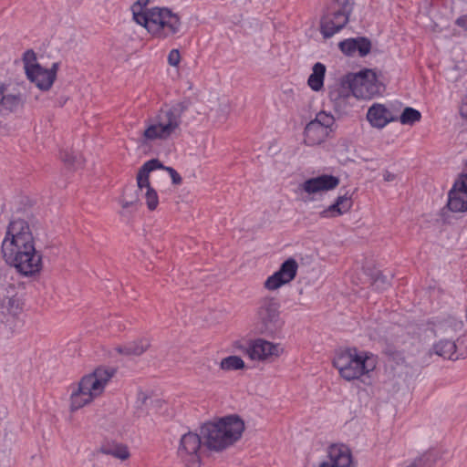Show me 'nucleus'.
<instances>
[{
  "label": "nucleus",
  "instance_id": "1",
  "mask_svg": "<svg viewBox=\"0 0 467 467\" xmlns=\"http://www.w3.org/2000/svg\"><path fill=\"white\" fill-rule=\"evenodd\" d=\"M1 252L7 264L26 276L42 270V254L35 247L33 225L24 218H12L6 227Z\"/></svg>",
  "mask_w": 467,
  "mask_h": 467
},
{
  "label": "nucleus",
  "instance_id": "2",
  "mask_svg": "<svg viewBox=\"0 0 467 467\" xmlns=\"http://www.w3.org/2000/svg\"><path fill=\"white\" fill-rule=\"evenodd\" d=\"M115 372L112 368L98 367L72 384L68 400L69 411L74 413L101 397Z\"/></svg>",
  "mask_w": 467,
  "mask_h": 467
},
{
  "label": "nucleus",
  "instance_id": "3",
  "mask_svg": "<svg viewBox=\"0 0 467 467\" xmlns=\"http://www.w3.org/2000/svg\"><path fill=\"white\" fill-rule=\"evenodd\" d=\"M245 426L237 415H230L201 426L203 445L210 451H223L238 441Z\"/></svg>",
  "mask_w": 467,
  "mask_h": 467
},
{
  "label": "nucleus",
  "instance_id": "4",
  "mask_svg": "<svg viewBox=\"0 0 467 467\" xmlns=\"http://www.w3.org/2000/svg\"><path fill=\"white\" fill-rule=\"evenodd\" d=\"M185 110L186 106L183 103L161 109L154 118L146 121L141 143L148 145L156 140L165 141L179 136Z\"/></svg>",
  "mask_w": 467,
  "mask_h": 467
},
{
  "label": "nucleus",
  "instance_id": "5",
  "mask_svg": "<svg viewBox=\"0 0 467 467\" xmlns=\"http://www.w3.org/2000/svg\"><path fill=\"white\" fill-rule=\"evenodd\" d=\"M334 367L347 381L359 379L376 368L377 360L373 355L360 352L357 348H348L337 353L333 359Z\"/></svg>",
  "mask_w": 467,
  "mask_h": 467
},
{
  "label": "nucleus",
  "instance_id": "6",
  "mask_svg": "<svg viewBox=\"0 0 467 467\" xmlns=\"http://www.w3.org/2000/svg\"><path fill=\"white\" fill-rule=\"evenodd\" d=\"M254 333L265 337H275L285 326L281 317V304L273 296L260 298L254 314Z\"/></svg>",
  "mask_w": 467,
  "mask_h": 467
},
{
  "label": "nucleus",
  "instance_id": "7",
  "mask_svg": "<svg viewBox=\"0 0 467 467\" xmlns=\"http://www.w3.org/2000/svg\"><path fill=\"white\" fill-rule=\"evenodd\" d=\"M181 26L180 16L165 7L149 9L147 21L141 24L152 37L161 40L177 35Z\"/></svg>",
  "mask_w": 467,
  "mask_h": 467
},
{
  "label": "nucleus",
  "instance_id": "8",
  "mask_svg": "<svg viewBox=\"0 0 467 467\" xmlns=\"http://www.w3.org/2000/svg\"><path fill=\"white\" fill-rule=\"evenodd\" d=\"M356 99H371L380 96L385 88L378 79L376 73L371 69H366L358 74L346 78Z\"/></svg>",
  "mask_w": 467,
  "mask_h": 467
},
{
  "label": "nucleus",
  "instance_id": "9",
  "mask_svg": "<svg viewBox=\"0 0 467 467\" xmlns=\"http://www.w3.org/2000/svg\"><path fill=\"white\" fill-rule=\"evenodd\" d=\"M162 167V162L158 159L146 161L138 171L136 176L137 188L140 193V201L143 200L150 212L155 211L159 206V196L156 190L150 185V173Z\"/></svg>",
  "mask_w": 467,
  "mask_h": 467
},
{
  "label": "nucleus",
  "instance_id": "10",
  "mask_svg": "<svg viewBox=\"0 0 467 467\" xmlns=\"http://www.w3.org/2000/svg\"><path fill=\"white\" fill-rule=\"evenodd\" d=\"M285 351L281 343L270 341L265 337H257L248 342L245 353L253 361L271 364L279 359Z\"/></svg>",
  "mask_w": 467,
  "mask_h": 467
},
{
  "label": "nucleus",
  "instance_id": "11",
  "mask_svg": "<svg viewBox=\"0 0 467 467\" xmlns=\"http://www.w3.org/2000/svg\"><path fill=\"white\" fill-rule=\"evenodd\" d=\"M202 444L203 441L201 433L189 431L181 437L177 455L185 467H201Z\"/></svg>",
  "mask_w": 467,
  "mask_h": 467
},
{
  "label": "nucleus",
  "instance_id": "12",
  "mask_svg": "<svg viewBox=\"0 0 467 467\" xmlns=\"http://www.w3.org/2000/svg\"><path fill=\"white\" fill-rule=\"evenodd\" d=\"M328 99L338 115H348L355 102V95L346 78L328 87Z\"/></svg>",
  "mask_w": 467,
  "mask_h": 467
},
{
  "label": "nucleus",
  "instance_id": "13",
  "mask_svg": "<svg viewBox=\"0 0 467 467\" xmlns=\"http://www.w3.org/2000/svg\"><path fill=\"white\" fill-rule=\"evenodd\" d=\"M339 179L333 175L323 174L306 180L297 187V192L305 202L313 201L316 196L337 188Z\"/></svg>",
  "mask_w": 467,
  "mask_h": 467
},
{
  "label": "nucleus",
  "instance_id": "14",
  "mask_svg": "<svg viewBox=\"0 0 467 467\" xmlns=\"http://www.w3.org/2000/svg\"><path fill=\"white\" fill-rule=\"evenodd\" d=\"M298 268L299 265L295 258H287L281 264L277 271L265 279L263 285L264 288L272 292L289 285L296 277Z\"/></svg>",
  "mask_w": 467,
  "mask_h": 467
},
{
  "label": "nucleus",
  "instance_id": "15",
  "mask_svg": "<svg viewBox=\"0 0 467 467\" xmlns=\"http://www.w3.org/2000/svg\"><path fill=\"white\" fill-rule=\"evenodd\" d=\"M432 353L445 359H463L467 357L466 340L462 337H458L456 341L441 339L426 354L431 357Z\"/></svg>",
  "mask_w": 467,
  "mask_h": 467
},
{
  "label": "nucleus",
  "instance_id": "16",
  "mask_svg": "<svg viewBox=\"0 0 467 467\" xmlns=\"http://www.w3.org/2000/svg\"><path fill=\"white\" fill-rule=\"evenodd\" d=\"M20 300L14 284L7 283L0 287V318L15 317L18 314Z\"/></svg>",
  "mask_w": 467,
  "mask_h": 467
},
{
  "label": "nucleus",
  "instance_id": "17",
  "mask_svg": "<svg viewBox=\"0 0 467 467\" xmlns=\"http://www.w3.org/2000/svg\"><path fill=\"white\" fill-rule=\"evenodd\" d=\"M314 467H354L350 450L343 444L332 445L327 458Z\"/></svg>",
  "mask_w": 467,
  "mask_h": 467
},
{
  "label": "nucleus",
  "instance_id": "18",
  "mask_svg": "<svg viewBox=\"0 0 467 467\" xmlns=\"http://www.w3.org/2000/svg\"><path fill=\"white\" fill-rule=\"evenodd\" d=\"M58 69V63H53L50 68L36 67L26 74L27 78L34 83L40 90L47 91L53 86Z\"/></svg>",
  "mask_w": 467,
  "mask_h": 467
},
{
  "label": "nucleus",
  "instance_id": "19",
  "mask_svg": "<svg viewBox=\"0 0 467 467\" xmlns=\"http://www.w3.org/2000/svg\"><path fill=\"white\" fill-rule=\"evenodd\" d=\"M447 207L453 213L467 212V183L456 180L448 193Z\"/></svg>",
  "mask_w": 467,
  "mask_h": 467
},
{
  "label": "nucleus",
  "instance_id": "20",
  "mask_svg": "<svg viewBox=\"0 0 467 467\" xmlns=\"http://www.w3.org/2000/svg\"><path fill=\"white\" fill-rule=\"evenodd\" d=\"M367 119L369 124L377 129H382L389 122L395 121V116L385 105L374 103L367 112Z\"/></svg>",
  "mask_w": 467,
  "mask_h": 467
},
{
  "label": "nucleus",
  "instance_id": "21",
  "mask_svg": "<svg viewBox=\"0 0 467 467\" xmlns=\"http://www.w3.org/2000/svg\"><path fill=\"white\" fill-rule=\"evenodd\" d=\"M21 104V95L13 92L9 86L0 82V115L15 111Z\"/></svg>",
  "mask_w": 467,
  "mask_h": 467
},
{
  "label": "nucleus",
  "instance_id": "22",
  "mask_svg": "<svg viewBox=\"0 0 467 467\" xmlns=\"http://www.w3.org/2000/svg\"><path fill=\"white\" fill-rule=\"evenodd\" d=\"M338 47L347 56H353L358 52L360 57H365L370 52L371 42L366 37L348 38L339 42Z\"/></svg>",
  "mask_w": 467,
  "mask_h": 467
},
{
  "label": "nucleus",
  "instance_id": "23",
  "mask_svg": "<svg viewBox=\"0 0 467 467\" xmlns=\"http://www.w3.org/2000/svg\"><path fill=\"white\" fill-rule=\"evenodd\" d=\"M353 202L348 193L338 196L335 202L320 212L321 218H335L350 211Z\"/></svg>",
  "mask_w": 467,
  "mask_h": 467
},
{
  "label": "nucleus",
  "instance_id": "24",
  "mask_svg": "<svg viewBox=\"0 0 467 467\" xmlns=\"http://www.w3.org/2000/svg\"><path fill=\"white\" fill-rule=\"evenodd\" d=\"M330 131L312 120L305 128V143L315 146L322 143L328 137Z\"/></svg>",
  "mask_w": 467,
  "mask_h": 467
},
{
  "label": "nucleus",
  "instance_id": "25",
  "mask_svg": "<svg viewBox=\"0 0 467 467\" xmlns=\"http://www.w3.org/2000/svg\"><path fill=\"white\" fill-rule=\"evenodd\" d=\"M150 347V340L143 337L118 346L116 351L125 356H140Z\"/></svg>",
  "mask_w": 467,
  "mask_h": 467
},
{
  "label": "nucleus",
  "instance_id": "26",
  "mask_svg": "<svg viewBox=\"0 0 467 467\" xmlns=\"http://www.w3.org/2000/svg\"><path fill=\"white\" fill-rule=\"evenodd\" d=\"M119 203L125 210L132 209L137 211L141 205L140 193L139 192V189H125L119 199Z\"/></svg>",
  "mask_w": 467,
  "mask_h": 467
},
{
  "label": "nucleus",
  "instance_id": "27",
  "mask_svg": "<svg viewBox=\"0 0 467 467\" xmlns=\"http://www.w3.org/2000/svg\"><path fill=\"white\" fill-rule=\"evenodd\" d=\"M326 67L322 63H316L313 66L312 73L308 78L307 84L314 91H319L324 86Z\"/></svg>",
  "mask_w": 467,
  "mask_h": 467
},
{
  "label": "nucleus",
  "instance_id": "28",
  "mask_svg": "<svg viewBox=\"0 0 467 467\" xmlns=\"http://www.w3.org/2000/svg\"><path fill=\"white\" fill-rule=\"evenodd\" d=\"M60 159L67 168L72 171L82 168L85 161L81 154L68 150L61 151Z\"/></svg>",
  "mask_w": 467,
  "mask_h": 467
},
{
  "label": "nucleus",
  "instance_id": "29",
  "mask_svg": "<svg viewBox=\"0 0 467 467\" xmlns=\"http://www.w3.org/2000/svg\"><path fill=\"white\" fill-rule=\"evenodd\" d=\"M148 4H149V0H137L131 5L133 20L140 26H141V24L144 21H147L149 9H150V8H147Z\"/></svg>",
  "mask_w": 467,
  "mask_h": 467
},
{
  "label": "nucleus",
  "instance_id": "30",
  "mask_svg": "<svg viewBox=\"0 0 467 467\" xmlns=\"http://www.w3.org/2000/svg\"><path fill=\"white\" fill-rule=\"evenodd\" d=\"M219 367L223 371H234L244 368L245 364L241 357L233 355L223 358Z\"/></svg>",
  "mask_w": 467,
  "mask_h": 467
},
{
  "label": "nucleus",
  "instance_id": "31",
  "mask_svg": "<svg viewBox=\"0 0 467 467\" xmlns=\"http://www.w3.org/2000/svg\"><path fill=\"white\" fill-rule=\"evenodd\" d=\"M437 457L434 451H428L416 458L410 464V467H433Z\"/></svg>",
  "mask_w": 467,
  "mask_h": 467
},
{
  "label": "nucleus",
  "instance_id": "32",
  "mask_svg": "<svg viewBox=\"0 0 467 467\" xmlns=\"http://www.w3.org/2000/svg\"><path fill=\"white\" fill-rule=\"evenodd\" d=\"M312 121L331 132L332 127L335 124V117L327 111H320Z\"/></svg>",
  "mask_w": 467,
  "mask_h": 467
},
{
  "label": "nucleus",
  "instance_id": "33",
  "mask_svg": "<svg viewBox=\"0 0 467 467\" xmlns=\"http://www.w3.org/2000/svg\"><path fill=\"white\" fill-rule=\"evenodd\" d=\"M22 60L26 75L31 70L36 68V67H40V64L37 62L36 55L33 50L26 51L23 55Z\"/></svg>",
  "mask_w": 467,
  "mask_h": 467
},
{
  "label": "nucleus",
  "instance_id": "34",
  "mask_svg": "<svg viewBox=\"0 0 467 467\" xmlns=\"http://www.w3.org/2000/svg\"><path fill=\"white\" fill-rule=\"evenodd\" d=\"M108 453L121 461H125L130 456L129 449L125 445H118L109 450Z\"/></svg>",
  "mask_w": 467,
  "mask_h": 467
},
{
  "label": "nucleus",
  "instance_id": "35",
  "mask_svg": "<svg viewBox=\"0 0 467 467\" xmlns=\"http://www.w3.org/2000/svg\"><path fill=\"white\" fill-rule=\"evenodd\" d=\"M150 400V395L148 391L140 389L137 392L135 403L138 409L141 410L143 407L148 406Z\"/></svg>",
  "mask_w": 467,
  "mask_h": 467
},
{
  "label": "nucleus",
  "instance_id": "36",
  "mask_svg": "<svg viewBox=\"0 0 467 467\" xmlns=\"http://www.w3.org/2000/svg\"><path fill=\"white\" fill-rule=\"evenodd\" d=\"M158 170H163L167 171L171 179V182L174 185H180L182 182V176L171 167H166L162 164V167L158 168Z\"/></svg>",
  "mask_w": 467,
  "mask_h": 467
},
{
  "label": "nucleus",
  "instance_id": "37",
  "mask_svg": "<svg viewBox=\"0 0 467 467\" xmlns=\"http://www.w3.org/2000/svg\"><path fill=\"white\" fill-rule=\"evenodd\" d=\"M181 62V54L178 49H171L168 55V63L171 67H178Z\"/></svg>",
  "mask_w": 467,
  "mask_h": 467
},
{
  "label": "nucleus",
  "instance_id": "38",
  "mask_svg": "<svg viewBox=\"0 0 467 467\" xmlns=\"http://www.w3.org/2000/svg\"><path fill=\"white\" fill-rule=\"evenodd\" d=\"M455 24L462 28L463 30L467 31V14L466 15H462L461 16H459L456 21H455Z\"/></svg>",
  "mask_w": 467,
  "mask_h": 467
},
{
  "label": "nucleus",
  "instance_id": "39",
  "mask_svg": "<svg viewBox=\"0 0 467 467\" xmlns=\"http://www.w3.org/2000/svg\"><path fill=\"white\" fill-rule=\"evenodd\" d=\"M420 112L415 109L410 108V125L414 122L420 121Z\"/></svg>",
  "mask_w": 467,
  "mask_h": 467
},
{
  "label": "nucleus",
  "instance_id": "40",
  "mask_svg": "<svg viewBox=\"0 0 467 467\" xmlns=\"http://www.w3.org/2000/svg\"><path fill=\"white\" fill-rule=\"evenodd\" d=\"M460 114L462 118L467 119V97L462 102Z\"/></svg>",
  "mask_w": 467,
  "mask_h": 467
},
{
  "label": "nucleus",
  "instance_id": "41",
  "mask_svg": "<svg viewBox=\"0 0 467 467\" xmlns=\"http://www.w3.org/2000/svg\"><path fill=\"white\" fill-rule=\"evenodd\" d=\"M297 294L299 296V303L302 305L306 301H307V296L306 295L305 289L303 287L299 288L297 290Z\"/></svg>",
  "mask_w": 467,
  "mask_h": 467
},
{
  "label": "nucleus",
  "instance_id": "42",
  "mask_svg": "<svg viewBox=\"0 0 467 467\" xmlns=\"http://www.w3.org/2000/svg\"><path fill=\"white\" fill-rule=\"evenodd\" d=\"M400 121L402 124H408L409 123V107H406L403 111H402V114L400 116Z\"/></svg>",
  "mask_w": 467,
  "mask_h": 467
},
{
  "label": "nucleus",
  "instance_id": "43",
  "mask_svg": "<svg viewBox=\"0 0 467 467\" xmlns=\"http://www.w3.org/2000/svg\"><path fill=\"white\" fill-rule=\"evenodd\" d=\"M383 178L386 182H391L394 180L395 175L390 173L389 171H386L383 175Z\"/></svg>",
  "mask_w": 467,
  "mask_h": 467
},
{
  "label": "nucleus",
  "instance_id": "44",
  "mask_svg": "<svg viewBox=\"0 0 467 467\" xmlns=\"http://www.w3.org/2000/svg\"><path fill=\"white\" fill-rule=\"evenodd\" d=\"M220 106L222 107V109L224 112V115L226 116L229 113V109H230L229 103L224 102V103L220 104Z\"/></svg>",
  "mask_w": 467,
  "mask_h": 467
}]
</instances>
